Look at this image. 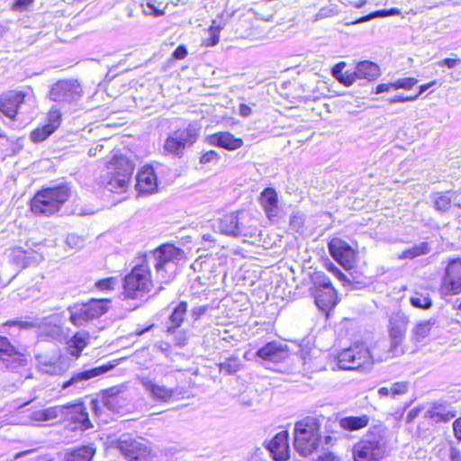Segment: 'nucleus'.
<instances>
[{"mask_svg":"<svg viewBox=\"0 0 461 461\" xmlns=\"http://www.w3.org/2000/svg\"><path fill=\"white\" fill-rule=\"evenodd\" d=\"M400 14H401V10L398 8H395V7H393V8H390L387 10H378V11L371 13L368 15L359 18L358 20H357L355 22V23H365V22H367V21H369L373 18H376V17H386V16L400 15Z\"/></svg>","mask_w":461,"mask_h":461,"instance_id":"nucleus-44","label":"nucleus"},{"mask_svg":"<svg viewBox=\"0 0 461 461\" xmlns=\"http://www.w3.org/2000/svg\"><path fill=\"white\" fill-rule=\"evenodd\" d=\"M269 452L276 461H285L289 457L288 432H278L267 446Z\"/></svg>","mask_w":461,"mask_h":461,"instance_id":"nucleus-22","label":"nucleus"},{"mask_svg":"<svg viewBox=\"0 0 461 461\" xmlns=\"http://www.w3.org/2000/svg\"><path fill=\"white\" fill-rule=\"evenodd\" d=\"M136 189L142 194H152L157 190L158 179L151 166H144L137 175Z\"/></svg>","mask_w":461,"mask_h":461,"instance_id":"nucleus-24","label":"nucleus"},{"mask_svg":"<svg viewBox=\"0 0 461 461\" xmlns=\"http://www.w3.org/2000/svg\"><path fill=\"white\" fill-rule=\"evenodd\" d=\"M317 461H339V458L333 453H326L323 456H321Z\"/></svg>","mask_w":461,"mask_h":461,"instance_id":"nucleus-58","label":"nucleus"},{"mask_svg":"<svg viewBox=\"0 0 461 461\" xmlns=\"http://www.w3.org/2000/svg\"><path fill=\"white\" fill-rule=\"evenodd\" d=\"M316 353H320L318 350L309 351L303 353V366L304 370L308 372L319 371L322 368V365L318 361V357L315 356Z\"/></svg>","mask_w":461,"mask_h":461,"instance_id":"nucleus-39","label":"nucleus"},{"mask_svg":"<svg viewBox=\"0 0 461 461\" xmlns=\"http://www.w3.org/2000/svg\"><path fill=\"white\" fill-rule=\"evenodd\" d=\"M436 84H437V81H435V80L431 81L428 84H424L420 86L419 92L415 95H413V96L397 95L394 97L393 101H413V100L417 99L418 96L422 95L425 91L429 90L433 86H435Z\"/></svg>","mask_w":461,"mask_h":461,"instance_id":"nucleus-47","label":"nucleus"},{"mask_svg":"<svg viewBox=\"0 0 461 461\" xmlns=\"http://www.w3.org/2000/svg\"><path fill=\"white\" fill-rule=\"evenodd\" d=\"M60 416L59 418L70 420L75 424V429H87L92 427L88 413L82 403L59 405Z\"/></svg>","mask_w":461,"mask_h":461,"instance_id":"nucleus-16","label":"nucleus"},{"mask_svg":"<svg viewBox=\"0 0 461 461\" xmlns=\"http://www.w3.org/2000/svg\"><path fill=\"white\" fill-rule=\"evenodd\" d=\"M119 279L116 276H111L98 280L95 287L101 292L109 293L115 290L119 286Z\"/></svg>","mask_w":461,"mask_h":461,"instance_id":"nucleus-45","label":"nucleus"},{"mask_svg":"<svg viewBox=\"0 0 461 461\" xmlns=\"http://www.w3.org/2000/svg\"><path fill=\"white\" fill-rule=\"evenodd\" d=\"M33 0H16L14 5V9L17 11H23L32 4Z\"/></svg>","mask_w":461,"mask_h":461,"instance_id":"nucleus-55","label":"nucleus"},{"mask_svg":"<svg viewBox=\"0 0 461 461\" xmlns=\"http://www.w3.org/2000/svg\"><path fill=\"white\" fill-rule=\"evenodd\" d=\"M439 456L441 461H461V451L457 447L448 445L439 450Z\"/></svg>","mask_w":461,"mask_h":461,"instance_id":"nucleus-43","label":"nucleus"},{"mask_svg":"<svg viewBox=\"0 0 461 461\" xmlns=\"http://www.w3.org/2000/svg\"><path fill=\"white\" fill-rule=\"evenodd\" d=\"M418 83V80L414 77H404L400 78L393 83V89L404 88L411 89L413 86Z\"/></svg>","mask_w":461,"mask_h":461,"instance_id":"nucleus-48","label":"nucleus"},{"mask_svg":"<svg viewBox=\"0 0 461 461\" xmlns=\"http://www.w3.org/2000/svg\"><path fill=\"white\" fill-rule=\"evenodd\" d=\"M141 8L145 14L158 17L165 14L167 4L158 0H143Z\"/></svg>","mask_w":461,"mask_h":461,"instance_id":"nucleus-35","label":"nucleus"},{"mask_svg":"<svg viewBox=\"0 0 461 461\" xmlns=\"http://www.w3.org/2000/svg\"><path fill=\"white\" fill-rule=\"evenodd\" d=\"M346 67V63L341 61V62H339L338 64H336L332 69H331V74L332 76L338 79L339 77H342V74H343V69L344 68Z\"/></svg>","mask_w":461,"mask_h":461,"instance_id":"nucleus-53","label":"nucleus"},{"mask_svg":"<svg viewBox=\"0 0 461 461\" xmlns=\"http://www.w3.org/2000/svg\"><path fill=\"white\" fill-rule=\"evenodd\" d=\"M67 243L68 246L74 248V247H80L83 243V240L80 237L75 235V234H69L67 237Z\"/></svg>","mask_w":461,"mask_h":461,"instance_id":"nucleus-52","label":"nucleus"},{"mask_svg":"<svg viewBox=\"0 0 461 461\" xmlns=\"http://www.w3.org/2000/svg\"><path fill=\"white\" fill-rule=\"evenodd\" d=\"M453 430L456 438L458 440H461V418H458L454 421Z\"/></svg>","mask_w":461,"mask_h":461,"instance_id":"nucleus-57","label":"nucleus"},{"mask_svg":"<svg viewBox=\"0 0 461 461\" xmlns=\"http://www.w3.org/2000/svg\"><path fill=\"white\" fill-rule=\"evenodd\" d=\"M259 203L269 220L272 221L278 215V197L277 193L274 188H265L260 194Z\"/></svg>","mask_w":461,"mask_h":461,"instance_id":"nucleus-25","label":"nucleus"},{"mask_svg":"<svg viewBox=\"0 0 461 461\" xmlns=\"http://www.w3.org/2000/svg\"><path fill=\"white\" fill-rule=\"evenodd\" d=\"M183 258V250L171 244H164L146 253L141 263L137 264L124 277L123 297L140 299L151 291L153 283L150 265L154 267L157 277L161 284L170 283L175 278L178 269L177 264Z\"/></svg>","mask_w":461,"mask_h":461,"instance_id":"nucleus-1","label":"nucleus"},{"mask_svg":"<svg viewBox=\"0 0 461 461\" xmlns=\"http://www.w3.org/2000/svg\"><path fill=\"white\" fill-rule=\"evenodd\" d=\"M331 257L347 269L353 267L356 259L355 249L345 240L333 238L328 244Z\"/></svg>","mask_w":461,"mask_h":461,"instance_id":"nucleus-15","label":"nucleus"},{"mask_svg":"<svg viewBox=\"0 0 461 461\" xmlns=\"http://www.w3.org/2000/svg\"><path fill=\"white\" fill-rule=\"evenodd\" d=\"M390 452L389 441L380 428H372L354 444L352 454L354 461H380Z\"/></svg>","mask_w":461,"mask_h":461,"instance_id":"nucleus-2","label":"nucleus"},{"mask_svg":"<svg viewBox=\"0 0 461 461\" xmlns=\"http://www.w3.org/2000/svg\"><path fill=\"white\" fill-rule=\"evenodd\" d=\"M110 300L91 299L86 303H77L68 307L70 322L77 327L104 314L109 309Z\"/></svg>","mask_w":461,"mask_h":461,"instance_id":"nucleus-7","label":"nucleus"},{"mask_svg":"<svg viewBox=\"0 0 461 461\" xmlns=\"http://www.w3.org/2000/svg\"><path fill=\"white\" fill-rule=\"evenodd\" d=\"M69 195L70 188L67 185L43 189L32 198L31 210L37 215H52L59 211Z\"/></svg>","mask_w":461,"mask_h":461,"instance_id":"nucleus-4","label":"nucleus"},{"mask_svg":"<svg viewBox=\"0 0 461 461\" xmlns=\"http://www.w3.org/2000/svg\"><path fill=\"white\" fill-rule=\"evenodd\" d=\"M187 55V50L184 45L178 46L173 52V57L176 59H183Z\"/></svg>","mask_w":461,"mask_h":461,"instance_id":"nucleus-56","label":"nucleus"},{"mask_svg":"<svg viewBox=\"0 0 461 461\" xmlns=\"http://www.w3.org/2000/svg\"><path fill=\"white\" fill-rule=\"evenodd\" d=\"M313 295L317 307L324 312H328L337 304L336 291L325 276H319L314 282Z\"/></svg>","mask_w":461,"mask_h":461,"instance_id":"nucleus-12","label":"nucleus"},{"mask_svg":"<svg viewBox=\"0 0 461 461\" xmlns=\"http://www.w3.org/2000/svg\"><path fill=\"white\" fill-rule=\"evenodd\" d=\"M89 342V334L86 331L77 332L68 342L70 356L77 358Z\"/></svg>","mask_w":461,"mask_h":461,"instance_id":"nucleus-28","label":"nucleus"},{"mask_svg":"<svg viewBox=\"0 0 461 461\" xmlns=\"http://www.w3.org/2000/svg\"><path fill=\"white\" fill-rule=\"evenodd\" d=\"M257 356L260 358L279 363L289 356V350L286 344L279 341H271L257 351Z\"/></svg>","mask_w":461,"mask_h":461,"instance_id":"nucleus-20","label":"nucleus"},{"mask_svg":"<svg viewBox=\"0 0 461 461\" xmlns=\"http://www.w3.org/2000/svg\"><path fill=\"white\" fill-rule=\"evenodd\" d=\"M164 149L167 152L176 156H182L185 149L183 142L179 141L175 132L166 140Z\"/></svg>","mask_w":461,"mask_h":461,"instance_id":"nucleus-42","label":"nucleus"},{"mask_svg":"<svg viewBox=\"0 0 461 461\" xmlns=\"http://www.w3.org/2000/svg\"><path fill=\"white\" fill-rule=\"evenodd\" d=\"M439 417L438 419H437V420H444V421H447V420H449L451 418L454 417V414L450 413V412H447V413H445V414H439V413H436L434 415H432V417Z\"/></svg>","mask_w":461,"mask_h":461,"instance_id":"nucleus-60","label":"nucleus"},{"mask_svg":"<svg viewBox=\"0 0 461 461\" xmlns=\"http://www.w3.org/2000/svg\"><path fill=\"white\" fill-rule=\"evenodd\" d=\"M115 366L116 364L108 363L91 369L75 373L68 380L65 381L61 384V391H65L69 393H80L86 387L90 379L105 374L112 370Z\"/></svg>","mask_w":461,"mask_h":461,"instance_id":"nucleus-10","label":"nucleus"},{"mask_svg":"<svg viewBox=\"0 0 461 461\" xmlns=\"http://www.w3.org/2000/svg\"><path fill=\"white\" fill-rule=\"evenodd\" d=\"M391 88H393V83L392 84H381L377 86L376 87V93H383L385 91H389Z\"/></svg>","mask_w":461,"mask_h":461,"instance_id":"nucleus-59","label":"nucleus"},{"mask_svg":"<svg viewBox=\"0 0 461 461\" xmlns=\"http://www.w3.org/2000/svg\"><path fill=\"white\" fill-rule=\"evenodd\" d=\"M187 311V303L185 302H180L174 309L173 312L169 317L170 326L167 328V332L173 333L175 330L182 324L185 319V315Z\"/></svg>","mask_w":461,"mask_h":461,"instance_id":"nucleus-33","label":"nucleus"},{"mask_svg":"<svg viewBox=\"0 0 461 461\" xmlns=\"http://www.w3.org/2000/svg\"><path fill=\"white\" fill-rule=\"evenodd\" d=\"M133 170V164L126 157L115 156L109 161L106 174L103 176L102 182L110 192H125Z\"/></svg>","mask_w":461,"mask_h":461,"instance_id":"nucleus-5","label":"nucleus"},{"mask_svg":"<svg viewBox=\"0 0 461 461\" xmlns=\"http://www.w3.org/2000/svg\"><path fill=\"white\" fill-rule=\"evenodd\" d=\"M201 126L196 124L189 125L187 128L180 129L175 131L180 142L185 149L194 143L199 136Z\"/></svg>","mask_w":461,"mask_h":461,"instance_id":"nucleus-31","label":"nucleus"},{"mask_svg":"<svg viewBox=\"0 0 461 461\" xmlns=\"http://www.w3.org/2000/svg\"><path fill=\"white\" fill-rule=\"evenodd\" d=\"M408 391V384L405 382H397L393 384L390 387H381L378 389V394L381 397L391 396L392 398L397 395L404 394Z\"/></svg>","mask_w":461,"mask_h":461,"instance_id":"nucleus-38","label":"nucleus"},{"mask_svg":"<svg viewBox=\"0 0 461 461\" xmlns=\"http://www.w3.org/2000/svg\"><path fill=\"white\" fill-rule=\"evenodd\" d=\"M366 0H358L357 2H356L354 4V6L357 7V8H360L362 7L364 5H366Z\"/></svg>","mask_w":461,"mask_h":461,"instance_id":"nucleus-64","label":"nucleus"},{"mask_svg":"<svg viewBox=\"0 0 461 461\" xmlns=\"http://www.w3.org/2000/svg\"><path fill=\"white\" fill-rule=\"evenodd\" d=\"M136 380L144 392L156 402H168L176 394V388L158 384L149 375H138Z\"/></svg>","mask_w":461,"mask_h":461,"instance_id":"nucleus-13","label":"nucleus"},{"mask_svg":"<svg viewBox=\"0 0 461 461\" xmlns=\"http://www.w3.org/2000/svg\"><path fill=\"white\" fill-rule=\"evenodd\" d=\"M410 303L413 307L422 310H428L432 306V300L427 289L415 291L410 297Z\"/></svg>","mask_w":461,"mask_h":461,"instance_id":"nucleus-34","label":"nucleus"},{"mask_svg":"<svg viewBox=\"0 0 461 461\" xmlns=\"http://www.w3.org/2000/svg\"><path fill=\"white\" fill-rule=\"evenodd\" d=\"M118 448L129 461H146V449L131 435H122L117 441Z\"/></svg>","mask_w":461,"mask_h":461,"instance_id":"nucleus-19","label":"nucleus"},{"mask_svg":"<svg viewBox=\"0 0 461 461\" xmlns=\"http://www.w3.org/2000/svg\"><path fill=\"white\" fill-rule=\"evenodd\" d=\"M460 63V59H450V58H447L441 61H439L438 64L439 67H447L448 68H455L456 65H458Z\"/></svg>","mask_w":461,"mask_h":461,"instance_id":"nucleus-54","label":"nucleus"},{"mask_svg":"<svg viewBox=\"0 0 461 461\" xmlns=\"http://www.w3.org/2000/svg\"><path fill=\"white\" fill-rule=\"evenodd\" d=\"M370 421L368 415L346 416L339 420L341 429L348 431L358 430L366 428Z\"/></svg>","mask_w":461,"mask_h":461,"instance_id":"nucleus-29","label":"nucleus"},{"mask_svg":"<svg viewBox=\"0 0 461 461\" xmlns=\"http://www.w3.org/2000/svg\"><path fill=\"white\" fill-rule=\"evenodd\" d=\"M330 270L337 274L339 279H343L345 277V275L341 273L335 266H332Z\"/></svg>","mask_w":461,"mask_h":461,"instance_id":"nucleus-63","label":"nucleus"},{"mask_svg":"<svg viewBox=\"0 0 461 461\" xmlns=\"http://www.w3.org/2000/svg\"><path fill=\"white\" fill-rule=\"evenodd\" d=\"M208 141L211 145L218 146L229 150H235L243 145V140L234 137L230 132L221 131L210 135Z\"/></svg>","mask_w":461,"mask_h":461,"instance_id":"nucleus-26","label":"nucleus"},{"mask_svg":"<svg viewBox=\"0 0 461 461\" xmlns=\"http://www.w3.org/2000/svg\"><path fill=\"white\" fill-rule=\"evenodd\" d=\"M294 434V448L303 456H310L321 443L320 423L314 418L308 417L296 422Z\"/></svg>","mask_w":461,"mask_h":461,"instance_id":"nucleus-6","label":"nucleus"},{"mask_svg":"<svg viewBox=\"0 0 461 461\" xmlns=\"http://www.w3.org/2000/svg\"><path fill=\"white\" fill-rule=\"evenodd\" d=\"M251 218L243 212H231L216 220L215 230L230 236H252L255 229L249 224Z\"/></svg>","mask_w":461,"mask_h":461,"instance_id":"nucleus-8","label":"nucleus"},{"mask_svg":"<svg viewBox=\"0 0 461 461\" xmlns=\"http://www.w3.org/2000/svg\"><path fill=\"white\" fill-rule=\"evenodd\" d=\"M62 408H59V405L50 407L44 410H38L32 411L30 415V418L32 421L41 422V421H49L55 420L60 416V411Z\"/></svg>","mask_w":461,"mask_h":461,"instance_id":"nucleus-32","label":"nucleus"},{"mask_svg":"<svg viewBox=\"0 0 461 461\" xmlns=\"http://www.w3.org/2000/svg\"><path fill=\"white\" fill-rule=\"evenodd\" d=\"M32 101L22 91H7L0 96V113L4 115H17L32 113L27 107Z\"/></svg>","mask_w":461,"mask_h":461,"instance_id":"nucleus-11","label":"nucleus"},{"mask_svg":"<svg viewBox=\"0 0 461 461\" xmlns=\"http://www.w3.org/2000/svg\"><path fill=\"white\" fill-rule=\"evenodd\" d=\"M220 158L219 154L214 150H209L202 155L200 162L202 164H207L212 161H218Z\"/></svg>","mask_w":461,"mask_h":461,"instance_id":"nucleus-50","label":"nucleus"},{"mask_svg":"<svg viewBox=\"0 0 461 461\" xmlns=\"http://www.w3.org/2000/svg\"><path fill=\"white\" fill-rule=\"evenodd\" d=\"M370 366L375 362H383L390 358L404 354L402 347L396 345L392 340H381L369 348Z\"/></svg>","mask_w":461,"mask_h":461,"instance_id":"nucleus-17","label":"nucleus"},{"mask_svg":"<svg viewBox=\"0 0 461 461\" xmlns=\"http://www.w3.org/2000/svg\"><path fill=\"white\" fill-rule=\"evenodd\" d=\"M95 453V448L85 446L68 453L66 461H91Z\"/></svg>","mask_w":461,"mask_h":461,"instance_id":"nucleus-37","label":"nucleus"},{"mask_svg":"<svg viewBox=\"0 0 461 461\" xmlns=\"http://www.w3.org/2000/svg\"><path fill=\"white\" fill-rule=\"evenodd\" d=\"M27 362V357L6 337L0 336V365L3 368L15 370L26 366Z\"/></svg>","mask_w":461,"mask_h":461,"instance_id":"nucleus-14","label":"nucleus"},{"mask_svg":"<svg viewBox=\"0 0 461 461\" xmlns=\"http://www.w3.org/2000/svg\"><path fill=\"white\" fill-rule=\"evenodd\" d=\"M408 318L402 312H395L390 317L389 334L391 340L402 347L405 338V332L408 325Z\"/></svg>","mask_w":461,"mask_h":461,"instance_id":"nucleus-23","label":"nucleus"},{"mask_svg":"<svg viewBox=\"0 0 461 461\" xmlns=\"http://www.w3.org/2000/svg\"><path fill=\"white\" fill-rule=\"evenodd\" d=\"M61 117H50L48 122L41 127H38L31 133V139L33 142L39 143L45 140L60 125Z\"/></svg>","mask_w":461,"mask_h":461,"instance_id":"nucleus-27","label":"nucleus"},{"mask_svg":"<svg viewBox=\"0 0 461 461\" xmlns=\"http://www.w3.org/2000/svg\"><path fill=\"white\" fill-rule=\"evenodd\" d=\"M435 325V320L430 319L419 322L412 330V334L416 340L425 339L430 333L432 327Z\"/></svg>","mask_w":461,"mask_h":461,"instance_id":"nucleus-41","label":"nucleus"},{"mask_svg":"<svg viewBox=\"0 0 461 461\" xmlns=\"http://www.w3.org/2000/svg\"><path fill=\"white\" fill-rule=\"evenodd\" d=\"M338 366L343 370H369V348L364 344H354L338 355Z\"/></svg>","mask_w":461,"mask_h":461,"instance_id":"nucleus-9","label":"nucleus"},{"mask_svg":"<svg viewBox=\"0 0 461 461\" xmlns=\"http://www.w3.org/2000/svg\"><path fill=\"white\" fill-rule=\"evenodd\" d=\"M49 95L57 104L51 107L48 115H61L82 97L83 89L76 79H62L52 85Z\"/></svg>","mask_w":461,"mask_h":461,"instance_id":"nucleus-3","label":"nucleus"},{"mask_svg":"<svg viewBox=\"0 0 461 461\" xmlns=\"http://www.w3.org/2000/svg\"><path fill=\"white\" fill-rule=\"evenodd\" d=\"M356 79H357V75H355V71H353V72L346 71V72H343L342 77H339L337 80L346 86H350L354 84Z\"/></svg>","mask_w":461,"mask_h":461,"instance_id":"nucleus-49","label":"nucleus"},{"mask_svg":"<svg viewBox=\"0 0 461 461\" xmlns=\"http://www.w3.org/2000/svg\"><path fill=\"white\" fill-rule=\"evenodd\" d=\"M251 113L250 108L245 104L240 105V115H249Z\"/></svg>","mask_w":461,"mask_h":461,"instance_id":"nucleus-61","label":"nucleus"},{"mask_svg":"<svg viewBox=\"0 0 461 461\" xmlns=\"http://www.w3.org/2000/svg\"><path fill=\"white\" fill-rule=\"evenodd\" d=\"M208 305H200L192 309V317L196 321L204 315L208 311Z\"/></svg>","mask_w":461,"mask_h":461,"instance_id":"nucleus-51","label":"nucleus"},{"mask_svg":"<svg viewBox=\"0 0 461 461\" xmlns=\"http://www.w3.org/2000/svg\"><path fill=\"white\" fill-rule=\"evenodd\" d=\"M443 288L450 294L461 293V258L451 260L445 271Z\"/></svg>","mask_w":461,"mask_h":461,"instance_id":"nucleus-18","label":"nucleus"},{"mask_svg":"<svg viewBox=\"0 0 461 461\" xmlns=\"http://www.w3.org/2000/svg\"><path fill=\"white\" fill-rule=\"evenodd\" d=\"M39 369L47 375H59L69 368L68 361L64 357H59L55 359L45 357H37Z\"/></svg>","mask_w":461,"mask_h":461,"instance_id":"nucleus-21","label":"nucleus"},{"mask_svg":"<svg viewBox=\"0 0 461 461\" xmlns=\"http://www.w3.org/2000/svg\"><path fill=\"white\" fill-rule=\"evenodd\" d=\"M241 366L240 358L232 356L219 364V370L221 373L230 375L238 372Z\"/></svg>","mask_w":461,"mask_h":461,"instance_id":"nucleus-40","label":"nucleus"},{"mask_svg":"<svg viewBox=\"0 0 461 461\" xmlns=\"http://www.w3.org/2000/svg\"><path fill=\"white\" fill-rule=\"evenodd\" d=\"M219 34L212 32L210 45H216L219 42Z\"/></svg>","mask_w":461,"mask_h":461,"instance_id":"nucleus-62","label":"nucleus"},{"mask_svg":"<svg viewBox=\"0 0 461 461\" xmlns=\"http://www.w3.org/2000/svg\"><path fill=\"white\" fill-rule=\"evenodd\" d=\"M379 67L371 61H361L357 65L355 75L358 79H366L368 81L375 79L379 76Z\"/></svg>","mask_w":461,"mask_h":461,"instance_id":"nucleus-30","label":"nucleus"},{"mask_svg":"<svg viewBox=\"0 0 461 461\" xmlns=\"http://www.w3.org/2000/svg\"><path fill=\"white\" fill-rule=\"evenodd\" d=\"M436 210L447 212L450 208L451 198L447 193H437L433 196Z\"/></svg>","mask_w":461,"mask_h":461,"instance_id":"nucleus-46","label":"nucleus"},{"mask_svg":"<svg viewBox=\"0 0 461 461\" xmlns=\"http://www.w3.org/2000/svg\"><path fill=\"white\" fill-rule=\"evenodd\" d=\"M430 251L429 244L427 241L420 242L419 244L414 245L413 247L403 250L401 254L398 255V258L401 259L404 258H415L417 257L426 255Z\"/></svg>","mask_w":461,"mask_h":461,"instance_id":"nucleus-36","label":"nucleus"}]
</instances>
